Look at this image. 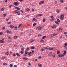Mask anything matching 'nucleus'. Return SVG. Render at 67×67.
Returning <instances> with one entry per match:
<instances>
[{
  "instance_id": "62",
  "label": "nucleus",
  "mask_w": 67,
  "mask_h": 67,
  "mask_svg": "<svg viewBox=\"0 0 67 67\" xmlns=\"http://www.w3.org/2000/svg\"><path fill=\"white\" fill-rule=\"evenodd\" d=\"M24 56H25V57L27 56V55H26V54H24Z\"/></svg>"
},
{
  "instance_id": "25",
  "label": "nucleus",
  "mask_w": 67,
  "mask_h": 67,
  "mask_svg": "<svg viewBox=\"0 0 67 67\" xmlns=\"http://www.w3.org/2000/svg\"><path fill=\"white\" fill-rule=\"evenodd\" d=\"M46 36H44L42 38V39L44 40L45 38H46Z\"/></svg>"
},
{
  "instance_id": "24",
  "label": "nucleus",
  "mask_w": 67,
  "mask_h": 67,
  "mask_svg": "<svg viewBox=\"0 0 67 67\" xmlns=\"http://www.w3.org/2000/svg\"><path fill=\"white\" fill-rule=\"evenodd\" d=\"M21 51H24V48H21Z\"/></svg>"
},
{
  "instance_id": "12",
  "label": "nucleus",
  "mask_w": 67,
  "mask_h": 67,
  "mask_svg": "<svg viewBox=\"0 0 67 67\" xmlns=\"http://www.w3.org/2000/svg\"><path fill=\"white\" fill-rule=\"evenodd\" d=\"M23 59H25V60H27L28 58H27V57H23Z\"/></svg>"
},
{
  "instance_id": "51",
  "label": "nucleus",
  "mask_w": 67,
  "mask_h": 67,
  "mask_svg": "<svg viewBox=\"0 0 67 67\" xmlns=\"http://www.w3.org/2000/svg\"><path fill=\"white\" fill-rule=\"evenodd\" d=\"M20 12H22V13H23V12H23V11L22 10H20Z\"/></svg>"
},
{
  "instance_id": "38",
  "label": "nucleus",
  "mask_w": 67,
  "mask_h": 67,
  "mask_svg": "<svg viewBox=\"0 0 67 67\" xmlns=\"http://www.w3.org/2000/svg\"><path fill=\"white\" fill-rule=\"evenodd\" d=\"M20 53L21 54H23L24 53V52L22 51H21L20 52Z\"/></svg>"
},
{
  "instance_id": "6",
  "label": "nucleus",
  "mask_w": 67,
  "mask_h": 67,
  "mask_svg": "<svg viewBox=\"0 0 67 67\" xmlns=\"http://www.w3.org/2000/svg\"><path fill=\"white\" fill-rule=\"evenodd\" d=\"M44 3V1H42L39 3L40 4H43Z\"/></svg>"
},
{
  "instance_id": "32",
  "label": "nucleus",
  "mask_w": 67,
  "mask_h": 67,
  "mask_svg": "<svg viewBox=\"0 0 67 67\" xmlns=\"http://www.w3.org/2000/svg\"><path fill=\"white\" fill-rule=\"evenodd\" d=\"M1 11H4V8H2L1 9Z\"/></svg>"
},
{
  "instance_id": "37",
  "label": "nucleus",
  "mask_w": 67,
  "mask_h": 67,
  "mask_svg": "<svg viewBox=\"0 0 67 67\" xmlns=\"http://www.w3.org/2000/svg\"><path fill=\"white\" fill-rule=\"evenodd\" d=\"M35 41V40H33L31 41L30 42V43H32V42H34V41Z\"/></svg>"
},
{
  "instance_id": "36",
  "label": "nucleus",
  "mask_w": 67,
  "mask_h": 67,
  "mask_svg": "<svg viewBox=\"0 0 67 67\" xmlns=\"http://www.w3.org/2000/svg\"><path fill=\"white\" fill-rule=\"evenodd\" d=\"M13 56H16V54H15V53L13 54Z\"/></svg>"
},
{
  "instance_id": "9",
  "label": "nucleus",
  "mask_w": 67,
  "mask_h": 67,
  "mask_svg": "<svg viewBox=\"0 0 67 67\" xmlns=\"http://www.w3.org/2000/svg\"><path fill=\"white\" fill-rule=\"evenodd\" d=\"M9 27H10V28H12V29H14V26L13 25H10Z\"/></svg>"
},
{
  "instance_id": "27",
  "label": "nucleus",
  "mask_w": 67,
  "mask_h": 67,
  "mask_svg": "<svg viewBox=\"0 0 67 67\" xmlns=\"http://www.w3.org/2000/svg\"><path fill=\"white\" fill-rule=\"evenodd\" d=\"M56 11L57 13H59V12H60L59 10L58 9H57Z\"/></svg>"
},
{
  "instance_id": "42",
  "label": "nucleus",
  "mask_w": 67,
  "mask_h": 67,
  "mask_svg": "<svg viewBox=\"0 0 67 67\" xmlns=\"http://www.w3.org/2000/svg\"><path fill=\"white\" fill-rule=\"evenodd\" d=\"M7 24H11V22L10 21L8 22L7 23Z\"/></svg>"
},
{
  "instance_id": "57",
  "label": "nucleus",
  "mask_w": 67,
  "mask_h": 67,
  "mask_svg": "<svg viewBox=\"0 0 67 67\" xmlns=\"http://www.w3.org/2000/svg\"><path fill=\"white\" fill-rule=\"evenodd\" d=\"M1 43H4V42L3 41L1 40Z\"/></svg>"
},
{
  "instance_id": "8",
  "label": "nucleus",
  "mask_w": 67,
  "mask_h": 67,
  "mask_svg": "<svg viewBox=\"0 0 67 67\" xmlns=\"http://www.w3.org/2000/svg\"><path fill=\"white\" fill-rule=\"evenodd\" d=\"M57 26L56 25H53V26H52V29H55V28H56V27H57Z\"/></svg>"
},
{
  "instance_id": "28",
  "label": "nucleus",
  "mask_w": 67,
  "mask_h": 67,
  "mask_svg": "<svg viewBox=\"0 0 67 67\" xmlns=\"http://www.w3.org/2000/svg\"><path fill=\"white\" fill-rule=\"evenodd\" d=\"M46 20V19H45V18H43L42 20V21L43 22H45V21Z\"/></svg>"
},
{
  "instance_id": "13",
  "label": "nucleus",
  "mask_w": 67,
  "mask_h": 67,
  "mask_svg": "<svg viewBox=\"0 0 67 67\" xmlns=\"http://www.w3.org/2000/svg\"><path fill=\"white\" fill-rule=\"evenodd\" d=\"M48 49L49 50H51V51H53L54 50V49L53 48H49Z\"/></svg>"
},
{
  "instance_id": "15",
  "label": "nucleus",
  "mask_w": 67,
  "mask_h": 67,
  "mask_svg": "<svg viewBox=\"0 0 67 67\" xmlns=\"http://www.w3.org/2000/svg\"><path fill=\"white\" fill-rule=\"evenodd\" d=\"M30 54H31V52H28V55H30Z\"/></svg>"
},
{
  "instance_id": "23",
  "label": "nucleus",
  "mask_w": 67,
  "mask_h": 67,
  "mask_svg": "<svg viewBox=\"0 0 67 67\" xmlns=\"http://www.w3.org/2000/svg\"><path fill=\"white\" fill-rule=\"evenodd\" d=\"M7 15V14L6 13H5L3 14V16L4 17H5L6 16V15Z\"/></svg>"
},
{
  "instance_id": "18",
  "label": "nucleus",
  "mask_w": 67,
  "mask_h": 67,
  "mask_svg": "<svg viewBox=\"0 0 67 67\" xmlns=\"http://www.w3.org/2000/svg\"><path fill=\"white\" fill-rule=\"evenodd\" d=\"M3 64L4 66H6V65H7V63H3Z\"/></svg>"
},
{
  "instance_id": "3",
  "label": "nucleus",
  "mask_w": 67,
  "mask_h": 67,
  "mask_svg": "<svg viewBox=\"0 0 67 67\" xmlns=\"http://www.w3.org/2000/svg\"><path fill=\"white\" fill-rule=\"evenodd\" d=\"M58 56L59 57H64V54H59L58 55Z\"/></svg>"
},
{
  "instance_id": "43",
  "label": "nucleus",
  "mask_w": 67,
  "mask_h": 67,
  "mask_svg": "<svg viewBox=\"0 0 67 67\" xmlns=\"http://www.w3.org/2000/svg\"><path fill=\"white\" fill-rule=\"evenodd\" d=\"M11 37L10 36H9L8 37V38L9 40H10V39H11Z\"/></svg>"
},
{
  "instance_id": "5",
  "label": "nucleus",
  "mask_w": 67,
  "mask_h": 67,
  "mask_svg": "<svg viewBox=\"0 0 67 67\" xmlns=\"http://www.w3.org/2000/svg\"><path fill=\"white\" fill-rule=\"evenodd\" d=\"M14 5H15L17 6L18 5L19 3L16 2H15L14 3Z\"/></svg>"
},
{
  "instance_id": "54",
  "label": "nucleus",
  "mask_w": 67,
  "mask_h": 67,
  "mask_svg": "<svg viewBox=\"0 0 67 67\" xmlns=\"http://www.w3.org/2000/svg\"><path fill=\"white\" fill-rule=\"evenodd\" d=\"M44 48L45 49H48V48H47V47H44Z\"/></svg>"
},
{
  "instance_id": "14",
  "label": "nucleus",
  "mask_w": 67,
  "mask_h": 67,
  "mask_svg": "<svg viewBox=\"0 0 67 67\" xmlns=\"http://www.w3.org/2000/svg\"><path fill=\"white\" fill-rule=\"evenodd\" d=\"M66 51H64V52L63 54H62L64 55H64H66Z\"/></svg>"
},
{
  "instance_id": "16",
  "label": "nucleus",
  "mask_w": 67,
  "mask_h": 67,
  "mask_svg": "<svg viewBox=\"0 0 67 67\" xmlns=\"http://www.w3.org/2000/svg\"><path fill=\"white\" fill-rule=\"evenodd\" d=\"M38 66L39 67H41L42 66V65L41 64H38Z\"/></svg>"
},
{
  "instance_id": "21",
  "label": "nucleus",
  "mask_w": 67,
  "mask_h": 67,
  "mask_svg": "<svg viewBox=\"0 0 67 67\" xmlns=\"http://www.w3.org/2000/svg\"><path fill=\"white\" fill-rule=\"evenodd\" d=\"M51 56H52L53 57H54V58H55V54H52Z\"/></svg>"
},
{
  "instance_id": "17",
  "label": "nucleus",
  "mask_w": 67,
  "mask_h": 67,
  "mask_svg": "<svg viewBox=\"0 0 67 67\" xmlns=\"http://www.w3.org/2000/svg\"><path fill=\"white\" fill-rule=\"evenodd\" d=\"M55 22L57 25H59V23L57 21H55Z\"/></svg>"
},
{
  "instance_id": "31",
  "label": "nucleus",
  "mask_w": 67,
  "mask_h": 67,
  "mask_svg": "<svg viewBox=\"0 0 67 67\" xmlns=\"http://www.w3.org/2000/svg\"><path fill=\"white\" fill-rule=\"evenodd\" d=\"M26 50H27V51H29V50H30V48H29L27 47L26 48Z\"/></svg>"
},
{
  "instance_id": "50",
  "label": "nucleus",
  "mask_w": 67,
  "mask_h": 67,
  "mask_svg": "<svg viewBox=\"0 0 67 67\" xmlns=\"http://www.w3.org/2000/svg\"><path fill=\"white\" fill-rule=\"evenodd\" d=\"M59 31H62V29L61 28H59Z\"/></svg>"
},
{
  "instance_id": "60",
  "label": "nucleus",
  "mask_w": 67,
  "mask_h": 67,
  "mask_svg": "<svg viewBox=\"0 0 67 67\" xmlns=\"http://www.w3.org/2000/svg\"><path fill=\"white\" fill-rule=\"evenodd\" d=\"M18 29V27H16L15 28V30H16Z\"/></svg>"
},
{
  "instance_id": "55",
  "label": "nucleus",
  "mask_w": 67,
  "mask_h": 67,
  "mask_svg": "<svg viewBox=\"0 0 67 67\" xmlns=\"http://www.w3.org/2000/svg\"><path fill=\"white\" fill-rule=\"evenodd\" d=\"M49 56H52V54H49Z\"/></svg>"
},
{
  "instance_id": "45",
  "label": "nucleus",
  "mask_w": 67,
  "mask_h": 67,
  "mask_svg": "<svg viewBox=\"0 0 67 67\" xmlns=\"http://www.w3.org/2000/svg\"><path fill=\"white\" fill-rule=\"evenodd\" d=\"M60 2H61V3H63V2H64V1H63V0H60Z\"/></svg>"
},
{
  "instance_id": "4",
  "label": "nucleus",
  "mask_w": 67,
  "mask_h": 67,
  "mask_svg": "<svg viewBox=\"0 0 67 67\" xmlns=\"http://www.w3.org/2000/svg\"><path fill=\"white\" fill-rule=\"evenodd\" d=\"M64 16L63 15H62L61 16H60V18L61 20H63V18Z\"/></svg>"
},
{
  "instance_id": "1",
  "label": "nucleus",
  "mask_w": 67,
  "mask_h": 67,
  "mask_svg": "<svg viewBox=\"0 0 67 67\" xmlns=\"http://www.w3.org/2000/svg\"><path fill=\"white\" fill-rule=\"evenodd\" d=\"M50 18H52V19H50L51 21H52V22H53V21L55 20L53 16H51L50 17Z\"/></svg>"
},
{
  "instance_id": "26",
  "label": "nucleus",
  "mask_w": 67,
  "mask_h": 67,
  "mask_svg": "<svg viewBox=\"0 0 67 67\" xmlns=\"http://www.w3.org/2000/svg\"><path fill=\"white\" fill-rule=\"evenodd\" d=\"M57 53L58 54H59L60 53V52H59V51H57Z\"/></svg>"
},
{
  "instance_id": "7",
  "label": "nucleus",
  "mask_w": 67,
  "mask_h": 67,
  "mask_svg": "<svg viewBox=\"0 0 67 67\" xmlns=\"http://www.w3.org/2000/svg\"><path fill=\"white\" fill-rule=\"evenodd\" d=\"M15 9L17 10H20V8L18 7H15Z\"/></svg>"
},
{
  "instance_id": "41",
  "label": "nucleus",
  "mask_w": 67,
  "mask_h": 67,
  "mask_svg": "<svg viewBox=\"0 0 67 67\" xmlns=\"http://www.w3.org/2000/svg\"><path fill=\"white\" fill-rule=\"evenodd\" d=\"M10 67H12V66H13V65L12 64H10Z\"/></svg>"
},
{
  "instance_id": "58",
  "label": "nucleus",
  "mask_w": 67,
  "mask_h": 67,
  "mask_svg": "<svg viewBox=\"0 0 67 67\" xmlns=\"http://www.w3.org/2000/svg\"><path fill=\"white\" fill-rule=\"evenodd\" d=\"M5 29V27H3V30L4 29Z\"/></svg>"
},
{
  "instance_id": "20",
  "label": "nucleus",
  "mask_w": 67,
  "mask_h": 67,
  "mask_svg": "<svg viewBox=\"0 0 67 67\" xmlns=\"http://www.w3.org/2000/svg\"><path fill=\"white\" fill-rule=\"evenodd\" d=\"M5 54L6 55H8V54H9V53L8 52H6L5 53Z\"/></svg>"
},
{
  "instance_id": "10",
  "label": "nucleus",
  "mask_w": 67,
  "mask_h": 67,
  "mask_svg": "<svg viewBox=\"0 0 67 67\" xmlns=\"http://www.w3.org/2000/svg\"><path fill=\"white\" fill-rule=\"evenodd\" d=\"M33 20H33H32V22H34V21H37V19H35L34 18H33Z\"/></svg>"
},
{
  "instance_id": "40",
  "label": "nucleus",
  "mask_w": 67,
  "mask_h": 67,
  "mask_svg": "<svg viewBox=\"0 0 67 67\" xmlns=\"http://www.w3.org/2000/svg\"><path fill=\"white\" fill-rule=\"evenodd\" d=\"M3 34V32H0V35H2Z\"/></svg>"
},
{
  "instance_id": "29",
  "label": "nucleus",
  "mask_w": 67,
  "mask_h": 67,
  "mask_svg": "<svg viewBox=\"0 0 67 67\" xmlns=\"http://www.w3.org/2000/svg\"><path fill=\"white\" fill-rule=\"evenodd\" d=\"M40 42L41 43H43V42H44V40H41V41H40Z\"/></svg>"
},
{
  "instance_id": "34",
  "label": "nucleus",
  "mask_w": 67,
  "mask_h": 67,
  "mask_svg": "<svg viewBox=\"0 0 67 67\" xmlns=\"http://www.w3.org/2000/svg\"><path fill=\"white\" fill-rule=\"evenodd\" d=\"M36 24V23H34L33 25V26H35Z\"/></svg>"
},
{
  "instance_id": "47",
  "label": "nucleus",
  "mask_w": 67,
  "mask_h": 67,
  "mask_svg": "<svg viewBox=\"0 0 67 67\" xmlns=\"http://www.w3.org/2000/svg\"><path fill=\"white\" fill-rule=\"evenodd\" d=\"M64 47L65 48V49H67V47H66V46H64Z\"/></svg>"
},
{
  "instance_id": "52",
  "label": "nucleus",
  "mask_w": 67,
  "mask_h": 67,
  "mask_svg": "<svg viewBox=\"0 0 67 67\" xmlns=\"http://www.w3.org/2000/svg\"><path fill=\"white\" fill-rule=\"evenodd\" d=\"M41 50L42 51H44V49L43 48H42Z\"/></svg>"
},
{
  "instance_id": "33",
  "label": "nucleus",
  "mask_w": 67,
  "mask_h": 67,
  "mask_svg": "<svg viewBox=\"0 0 67 67\" xmlns=\"http://www.w3.org/2000/svg\"><path fill=\"white\" fill-rule=\"evenodd\" d=\"M21 26H22V24H20L18 27V28H20V27H21Z\"/></svg>"
},
{
  "instance_id": "63",
  "label": "nucleus",
  "mask_w": 67,
  "mask_h": 67,
  "mask_svg": "<svg viewBox=\"0 0 67 67\" xmlns=\"http://www.w3.org/2000/svg\"><path fill=\"white\" fill-rule=\"evenodd\" d=\"M53 36H54L55 35H56V34H53Z\"/></svg>"
},
{
  "instance_id": "59",
  "label": "nucleus",
  "mask_w": 67,
  "mask_h": 67,
  "mask_svg": "<svg viewBox=\"0 0 67 67\" xmlns=\"http://www.w3.org/2000/svg\"><path fill=\"white\" fill-rule=\"evenodd\" d=\"M17 13V14H18V15H20V13L19 12H18Z\"/></svg>"
},
{
  "instance_id": "61",
  "label": "nucleus",
  "mask_w": 67,
  "mask_h": 67,
  "mask_svg": "<svg viewBox=\"0 0 67 67\" xmlns=\"http://www.w3.org/2000/svg\"><path fill=\"white\" fill-rule=\"evenodd\" d=\"M55 4H57V1H55Z\"/></svg>"
},
{
  "instance_id": "35",
  "label": "nucleus",
  "mask_w": 67,
  "mask_h": 67,
  "mask_svg": "<svg viewBox=\"0 0 67 67\" xmlns=\"http://www.w3.org/2000/svg\"><path fill=\"white\" fill-rule=\"evenodd\" d=\"M5 58V57H3L2 58V60H4V59Z\"/></svg>"
},
{
  "instance_id": "64",
  "label": "nucleus",
  "mask_w": 67,
  "mask_h": 67,
  "mask_svg": "<svg viewBox=\"0 0 67 67\" xmlns=\"http://www.w3.org/2000/svg\"><path fill=\"white\" fill-rule=\"evenodd\" d=\"M17 66H16V65H15L14 66V67H17Z\"/></svg>"
},
{
  "instance_id": "30",
  "label": "nucleus",
  "mask_w": 67,
  "mask_h": 67,
  "mask_svg": "<svg viewBox=\"0 0 67 67\" xmlns=\"http://www.w3.org/2000/svg\"><path fill=\"white\" fill-rule=\"evenodd\" d=\"M42 14H39L37 15L38 16H42Z\"/></svg>"
},
{
  "instance_id": "19",
  "label": "nucleus",
  "mask_w": 67,
  "mask_h": 67,
  "mask_svg": "<svg viewBox=\"0 0 67 67\" xmlns=\"http://www.w3.org/2000/svg\"><path fill=\"white\" fill-rule=\"evenodd\" d=\"M37 28H38V30H41V27H38Z\"/></svg>"
},
{
  "instance_id": "53",
  "label": "nucleus",
  "mask_w": 67,
  "mask_h": 67,
  "mask_svg": "<svg viewBox=\"0 0 67 67\" xmlns=\"http://www.w3.org/2000/svg\"><path fill=\"white\" fill-rule=\"evenodd\" d=\"M28 52H27L26 51V52H25V54H27Z\"/></svg>"
},
{
  "instance_id": "11",
  "label": "nucleus",
  "mask_w": 67,
  "mask_h": 67,
  "mask_svg": "<svg viewBox=\"0 0 67 67\" xmlns=\"http://www.w3.org/2000/svg\"><path fill=\"white\" fill-rule=\"evenodd\" d=\"M16 55H17V56H20V54H19V53H16Z\"/></svg>"
},
{
  "instance_id": "22",
  "label": "nucleus",
  "mask_w": 67,
  "mask_h": 67,
  "mask_svg": "<svg viewBox=\"0 0 67 67\" xmlns=\"http://www.w3.org/2000/svg\"><path fill=\"white\" fill-rule=\"evenodd\" d=\"M57 21L58 22H59V23H60V21L59 20V19H57Z\"/></svg>"
},
{
  "instance_id": "48",
  "label": "nucleus",
  "mask_w": 67,
  "mask_h": 67,
  "mask_svg": "<svg viewBox=\"0 0 67 67\" xmlns=\"http://www.w3.org/2000/svg\"><path fill=\"white\" fill-rule=\"evenodd\" d=\"M14 38H16V39L17 38V36H15L14 37Z\"/></svg>"
},
{
  "instance_id": "2",
  "label": "nucleus",
  "mask_w": 67,
  "mask_h": 67,
  "mask_svg": "<svg viewBox=\"0 0 67 67\" xmlns=\"http://www.w3.org/2000/svg\"><path fill=\"white\" fill-rule=\"evenodd\" d=\"M6 32L7 33H9V34H12V32L11 31H10L9 30H7L6 31Z\"/></svg>"
},
{
  "instance_id": "46",
  "label": "nucleus",
  "mask_w": 67,
  "mask_h": 67,
  "mask_svg": "<svg viewBox=\"0 0 67 67\" xmlns=\"http://www.w3.org/2000/svg\"><path fill=\"white\" fill-rule=\"evenodd\" d=\"M26 10H27V11H29L30 9H29L27 8L26 9Z\"/></svg>"
},
{
  "instance_id": "39",
  "label": "nucleus",
  "mask_w": 67,
  "mask_h": 67,
  "mask_svg": "<svg viewBox=\"0 0 67 67\" xmlns=\"http://www.w3.org/2000/svg\"><path fill=\"white\" fill-rule=\"evenodd\" d=\"M34 47L33 46H32L31 47V49H34Z\"/></svg>"
},
{
  "instance_id": "56",
  "label": "nucleus",
  "mask_w": 67,
  "mask_h": 67,
  "mask_svg": "<svg viewBox=\"0 0 67 67\" xmlns=\"http://www.w3.org/2000/svg\"><path fill=\"white\" fill-rule=\"evenodd\" d=\"M65 46H67V43H65Z\"/></svg>"
},
{
  "instance_id": "44",
  "label": "nucleus",
  "mask_w": 67,
  "mask_h": 67,
  "mask_svg": "<svg viewBox=\"0 0 67 67\" xmlns=\"http://www.w3.org/2000/svg\"><path fill=\"white\" fill-rule=\"evenodd\" d=\"M19 12V11L18 10H16L15 11V13H18V12Z\"/></svg>"
},
{
  "instance_id": "49",
  "label": "nucleus",
  "mask_w": 67,
  "mask_h": 67,
  "mask_svg": "<svg viewBox=\"0 0 67 67\" xmlns=\"http://www.w3.org/2000/svg\"><path fill=\"white\" fill-rule=\"evenodd\" d=\"M64 34H65V35H66L67 34V32H65L64 33Z\"/></svg>"
}]
</instances>
